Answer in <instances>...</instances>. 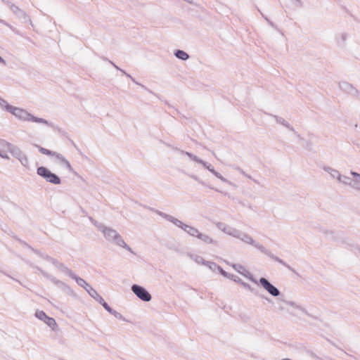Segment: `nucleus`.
<instances>
[{
	"instance_id": "nucleus-15",
	"label": "nucleus",
	"mask_w": 360,
	"mask_h": 360,
	"mask_svg": "<svg viewBox=\"0 0 360 360\" xmlns=\"http://www.w3.org/2000/svg\"><path fill=\"white\" fill-rule=\"evenodd\" d=\"M89 295L93 297L95 300L99 302L104 309L106 308L105 306H108V303L103 300V298L97 292V291L94 288H89L88 290Z\"/></svg>"
},
{
	"instance_id": "nucleus-24",
	"label": "nucleus",
	"mask_w": 360,
	"mask_h": 360,
	"mask_svg": "<svg viewBox=\"0 0 360 360\" xmlns=\"http://www.w3.org/2000/svg\"><path fill=\"white\" fill-rule=\"evenodd\" d=\"M174 56L182 60H186L189 58V55L183 50H177L174 52Z\"/></svg>"
},
{
	"instance_id": "nucleus-26",
	"label": "nucleus",
	"mask_w": 360,
	"mask_h": 360,
	"mask_svg": "<svg viewBox=\"0 0 360 360\" xmlns=\"http://www.w3.org/2000/svg\"><path fill=\"white\" fill-rule=\"evenodd\" d=\"M198 238L206 244H212L214 243V240L212 238H211L209 236L202 233H200Z\"/></svg>"
},
{
	"instance_id": "nucleus-11",
	"label": "nucleus",
	"mask_w": 360,
	"mask_h": 360,
	"mask_svg": "<svg viewBox=\"0 0 360 360\" xmlns=\"http://www.w3.org/2000/svg\"><path fill=\"white\" fill-rule=\"evenodd\" d=\"M232 266L240 274L244 276L252 282L257 283V281L253 277L252 274L244 266L241 264H233Z\"/></svg>"
},
{
	"instance_id": "nucleus-3",
	"label": "nucleus",
	"mask_w": 360,
	"mask_h": 360,
	"mask_svg": "<svg viewBox=\"0 0 360 360\" xmlns=\"http://www.w3.org/2000/svg\"><path fill=\"white\" fill-rule=\"evenodd\" d=\"M11 109V111L10 113L13 115L17 119L21 121L36 122L39 124H45L48 127H53V123L49 122L48 120L44 118L35 117L32 114L27 112L26 110L14 106L13 108Z\"/></svg>"
},
{
	"instance_id": "nucleus-38",
	"label": "nucleus",
	"mask_w": 360,
	"mask_h": 360,
	"mask_svg": "<svg viewBox=\"0 0 360 360\" xmlns=\"http://www.w3.org/2000/svg\"><path fill=\"white\" fill-rule=\"evenodd\" d=\"M89 220L98 229V230H99V229H102V226L103 224L97 221L96 220L94 219L91 217H89Z\"/></svg>"
},
{
	"instance_id": "nucleus-33",
	"label": "nucleus",
	"mask_w": 360,
	"mask_h": 360,
	"mask_svg": "<svg viewBox=\"0 0 360 360\" xmlns=\"http://www.w3.org/2000/svg\"><path fill=\"white\" fill-rule=\"evenodd\" d=\"M205 265L213 271L218 270V268H219V266L214 262L206 261Z\"/></svg>"
},
{
	"instance_id": "nucleus-13",
	"label": "nucleus",
	"mask_w": 360,
	"mask_h": 360,
	"mask_svg": "<svg viewBox=\"0 0 360 360\" xmlns=\"http://www.w3.org/2000/svg\"><path fill=\"white\" fill-rule=\"evenodd\" d=\"M272 116L274 117V118L275 119V120L276 121V122L278 124H282L283 126L285 127L291 131H293L295 134H297V136L300 140H304V139L302 137H301V136L300 134H297L294 127L292 126H291L289 124V122H288L286 120H285L283 117H279L278 115H272Z\"/></svg>"
},
{
	"instance_id": "nucleus-5",
	"label": "nucleus",
	"mask_w": 360,
	"mask_h": 360,
	"mask_svg": "<svg viewBox=\"0 0 360 360\" xmlns=\"http://www.w3.org/2000/svg\"><path fill=\"white\" fill-rule=\"evenodd\" d=\"M37 174L44 179L48 183L55 185H58L61 183L60 177L45 167H39L37 169Z\"/></svg>"
},
{
	"instance_id": "nucleus-37",
	"label": "nucleus",
	"mask_w": 360,
	"mask_h": 360,
	"mask_svg": "<svg viewBox=\"0 0 360 360\" xmlns=\"http://www.w3.org/2000/svg\"><path fill=\"white\" fill-rule=\"evenodd\" d=\"M351 178L347 176H345V175H342L341 174V178L340 179H338V181L340 182V183H342L343 184H345V185H348L349 184V181H351Z\"/></svg>"
},
{
	"instance_id": "nucleus-27",
	"label": "nucleus",
	"mask_w": 360,
	"mask_h": 360,
	"mask_svg": "<svg viewBox=\"0 0 360 360\" xmlns=\"http://www.w3.org/2000/svg\"><path fill=\"white\" fill-rule=\"evenodd\" d=\"M283 302L284 303H285L286 304H288L295 309L300 310L302 313L307 314V310L302 306L297 304L295 302H294L292 301H288V300H283Z\"/></svg>"
},
{
	"instance_id": "nucleus-16",
	"label": "nucleus",
	"mask_w": 360,
	"mask_h": 360,
	"mask_svg": "<svg viewBox=\"0 0 360 360\" xmlns=\"http://www.w3.org/2000/svg\"><path fill=\"white\" fill-rule=\"evenodd\" d=\"M340 88L347 93L355 96L358 93L357 90L349 83L342 82L339 84Z\"/></svg>"
},
{
	"instance_id": "nucleus-31",
	"label": "nucleus",
	"mask_w": 360,
	"mask_h": 360,
	"mask_svg": "<svg viewBox=\"0 0 360 360\" xmlns=\"http://www.w3.org/2000/svg\"><path fill=\"white\" fill-rule=\"evenodd\" d=\"M37 147L38 148L39 151L44 155H49V156H54L56 155V152H55V151L50 150L49 149L44 148L39 146H37Z\"/></svg>"
},
{
	"instance_id": "nucleus-43",
	"label": "nucleus",
	"mask_w": 360,
	"mask_h": 360,
	"mask_svg": "<svg viewBox=\"0 0 360 360\" xmlns=\"http://www.w3.org/2000/svg\"><path fill=\"white\" fill-rule=\"evenodd\" d=\"M34 267L36 268L37 270H39L44 276L48 278L49 279H50V277H51V275L47 274L46 271H44V270H42L39 267H38V266H34Z\"/></svg>"
},
{
	"instance_id": "nucleus-35",
	"label": "nucleus",
	"mask_w": 360,
	"mask_h": 360,
	"mask_svg": "<svg viewBox=\"0 0 360 360\" xmlns=\"http://www.w3.org/2000/svg\"><path fill=\"white\" fill-rule=\"evenodd\" d=\"M9 152L6 148L0 147V157L4 159L8 160L10 158L8 155L7 153Z\"/></svg>"
},
{
	"instance_id": "nucleus-14",
	"label": "nucleus",
	"mask_w": 360,
	"mask_h": 360,
	"mask_svg": "<svg viewBox=\"0 0 360 360\" xmlns=\"http://www.w3.org/2000/svg\"><path fill=\"white\" fill-rule=\"evenodd\" d=\"M349 34L346 32H341L335 36V43L340 48H345Z\"/></svg>"
},
{
	"instance_id": "nucleus-41",
	"label": "nucleus",
	"mask_w": 360,
	"mask_h": 360,
	"mask_svg": "<svg viewBox=\"0 0 360 360\" xmlns=\"http://www.w3.org/2000/svg\"><path fill=\"white\" fill-rule=\"evenodd\" d=\"M229 278L239 284H241V282H243V280L241 278H240L238 276L233 275V274L231 275Z\"/></svg>"
},
{
	"instance_id": "nucleus-19",
	"label": "nucleus",
	"mask_w": 360,
	"mask_h": 360,
	"mask_svg": "<svg viewBox=\"0 0 360 360\" xmlns=\"http://www.w3.org/2000/svg\"><path fill=\"white\" fill-rule=\"evenodd\" d=\"M74 279L76 283L86 290V291L88 292V290H89V288H92V287L83 278L77 276L75 274L73 275V276L71 278Z\"/></svg>"
},
{
	"instance_id": "nucleus-1",
	"label": "nucleus",
	"mask_w": 360,
	"mask_h": 360,
	"mask_svg": "<svg viewBox=\"0 0 360 360\" xmlns=\"http://www.w3.org/2000/svg\"><path fill=\"white\" fill-rule=\"evenodd\" d=\"M236 238L240 239L243 243L251 245L254 246L255 248L259 250L261 252L264 253L271 259L277 262L278 263L282 264L285 266L288 269L292 271V269L288 265L286 262H285L283 259H280L278 257L272 254L268 249H266L264 245L260 244L259 243L255 241L250 235L248 233L243 232L240 230L238 231V233L236 236Z\"/></svg>"
},
{
	"instance_id": "nucleus-29",
	"label": "nucleus",
	"mask_w": 360,
	"mask_h": 360,
	"mask_svg": "<svg viewBox=\"0 0 360 360\" xmlns=\"http://www.w3.org/2000/svg\"><path fill=\"white\" fill-rule=\"evenodd\" d=\"M0 106L3 110H4L7 112H11V108H13V105H9L6 100H4V98H2L1 97H0Z\"/></svg>"
},
{
	"instance_id": "nucleus-53",
	"label": "nucleus",
	"mask_w": 360,
	"mask_h": 360,
	"mask_svg": "<svg viewBox=\"0 0 360 360\" xmlns=\"http://www.w3.org/2000/svg\"><path fill=\"white\" fill-rule=\"evenodd\" d=\"M236 169L238 170L240 172V174L245 176L246 173L242 169H240V167H236Z\"/></svg>"
},
{
	"instance_id": "nucleus-46",
	"label": "nucleus",
	"mask_w": 360,
	"mask_h": 360,
	"mask_svg": "<svg viewBox=\"0 0 360 360\" xmlns=\"http://www.w3.org/2000/svg\"><path fill=\"white\" fill-rule=\"evenodd\" d=\"M262 15L270 26H271L272 27H274L275 29H277L276 25L272 21H271L267 17L264 16L263 14H262Z\"/></svg>"
},
{
	"instance_id": "nucleus-36",
	"label": "nucleus",
	"mask_w": 360,
	"mask_h": 360,
	"mask_svg": "<svg viewBox=\"0 0 360 360\" xmlns=\"http://www.w3.org/2000/svg\"><path fill=\"white\" fill-rule=\"evenodd\" d=\"M18 160L25 167H29V160L26 155L24 154Z\"/></svg>"
},
{
	"instance_id": "nucleus-2",
	"label": "nucleus",
	"mask_w": 360,
	"mask_h": 360,
	"mask_svg": "<svg viewBox=\"0 0 360 360\" xmlns=\"http://www.w3.org/2000/svg\"><path fill=\"white\" fill-rule=\"evenodd\" d=\"M103 234L104 238L109 242L113 243L115 245L122 247L131 253L135 255V252L132 249L124 242L120 234L115 230L110 227L105 226L104 224L102 226V229L99 230Z\"/></svg>"
},
{
	"instance_id": "nucleus-34",
	"label": "nucleus",
	"mask_w": 360,
	"mask_h": 360,
	"mask_svg": "<svg viewBox=\"0 0 360 360\" xmlns=\"http://www.w3.org/2000/svg\"><path fill=\"white\" fill-rule=\"evenodd\" d=\"M240 285H243L245 288L250 290V292H253L255 295L259 296V294L257 293V292L256 290H255V289L252 288L248 283H247L243 281V282H241ZM259 297H263V296H261V295H259Z\"/></svg>"
},
{
	"instance_id": "nucleus-32",
	"label": "nucleus",
	"mask_w": 360,
	"mask_h": 360,
	"mask_svg": "<svg viewBox=\"0 0 360 360\" xmlns=\"http://www.w3.org/2000/svg\"><path fill=\"white\" fill-rule=\"evenodd\" d=\"M349 186L356 191H360V179H351Z\"/></svg>"
},
{
	"instance_id": "nucleus-23",
	"label": "nucleus",
	"mask_w": 360,
	"mask_h": 360,
	"mask_svg": "<svg viewBox=\"0 0 360 360\" xmlns=\"http://www.w3.org/2000/svg\"><path fill=\"white\" fill-rule=\"evenodd\" d=\"M207 169L209 170L210 172H212L217 178L220 179L221 181L226 182V183H229V182L226 179H225L224 176H222L220 173L217 172L214 169L213 166L211 164L210 165V167L207 168Z\"/></svg>"
},
{
	"instance_id": "nucleus-22",
	"label": "nucleus",
	"mask_w": 360,
	"mask_h": 360,
	"mask_svg": "<svg viewBox=\"0 0 360 360\" xmlns=\"http://www.w3.org/2000/svg\"><path fill=\"white\" fill-rule=\"evenodd\" d=\"M323 169L328 172L332 178L336 179L337 180L340 179L341 174L337 170L330 167H323Z\"/></svg>"
},
{
	"instance_id": "nucleus-55",
	"label": "nucleus",
	"mask_w": 360,
	"mask_h": 360,
	"mask_svg": "<svg viewBox=\"0 0 360 360\" xmlns=\"http://www.w3.org/2000/svg\"><path fill=\"white\" fill-rule=\"evenodd\" d=\"M296 3H297V5L298 6H302V3L300 0H295Z\"/></svg>"
},
{
	"instance_id": "nucleus-21",
	"label": "nucleus",
	"mask_w": 360,
	"mask_h": 360,
	"mask_svg": "<svg viewBox=\"0 0 360 360\" xmlns=\"http://www.w3.org/2000/svg\"><path fill=\"white\" fill-rule=\"evenodd\" d=\"M56 268L60 271L62 273L68 275L70 278L73 276L75 273L68 267H67L63 263H61L59 262L58 264L57 265Z\"/></svg>"
},
{
	"instance_id": "nucleus-42",
	"label": "nucleus",
	"mask_w": 360,
	"mask_h": 360,
	"mask_svg": "<svg viewBox=\"0 0 360 360\" xmlns=\"http://www.w3.org/2000/svg\"><path fill=\"white\" fill-rule=\"evenodd\" d=\"M218 271L222 275L224 276V277H226V278H229L231 276V274H228L227 272H226L220 266H219V268H218Z\"/></svg>"
},
{
	"instance_id": "nucleus-52",
	"label": "nucleus",
	"mask_w": 360,
	"mask_h": 360,
	"mask_svg": "<svg viewBox=\"0 0 360 360\" xmlns=\"http://www.w3.org/2000/svg\"><path fill=\"white\" fill-rule=\"evenodd\" d=\"M0 63H1L4 65H6V60L1 56H0Z\"/></svg>"
},
{
	"instance_id": "nucleus-18",
	"label": "nucleus",
	"mask_w": 360,
	"mask_h": 360,
	"mask_svg": "<svg viewBox=\"0 0 360 360\" xmlns=\"http://www.w3.org/2000/svg\"><path fill=\"white\" fill-rule=\"evenodd\" d=\"M59 161L60 163L65 166L68 171L72 172L74 171L72 167L71 166L70 162L60 153H56V155H54Z\"/></svg>"
},
{
	"instance_id": "nucleus-39",
	"label": "nucleus",
	"mask_w": 360,
	"mask_h": 360,
	"mask_svg": "<svg viewBox=\"0 0 360 360\" xmlns=\"http://www.w3.org/2000/svg\"><path fill=\"white\" fill-rule=\"evenodd\" d=\"M189 177L195 180V181L198 182L199 184L205 186V184L203 181H202L198 176L195 174H188Z\"/></svg>"
},
{
	"instance_id": "nucleus-51",
	"label": "nucleus",
	"mask_w": 360,
	"mask_h": 360,
	"mask_svg": "<svg viewBox=\"0 0 360 360\" xmlns=\"http://www.w3.org/2000/svg\"><path fill=\"white\" fill-rule=\"evenodd\" d=\"M351 174L354 177V179H360V174L356 172H351Z\"/></svg>"
},
{
	"instance_id": "nucleus-40",
	"label": "nucleus",
	"mask_w": 360,
	"mask_h": 360,
	"mask_svg": "<svg viewBox=\"0 0 360 360\" xmlns=\"http://www.w3.org/2000/svg\"><path fill=\"white\" fill-rule=\"evenodd\" d=\"M110 63L117 70L122 72L124 75H125L127 77L130 78L132 77L129 74L127 73L124 70L120 68L118 66H117L112 61H110Z\"/></svg>"
},
{
	"instance_id": "nucleus-12",
	"label": "nucleus",
	"mask_w": 360,
	"mask_h": 360,
	"mask_svg": "<svg viewBox=\"0 0 360 360\" xmlns=\"http://www.w3.org/2000/svg\"><path fill=\"white\" fill-rule=\"evenodd\" d=\"M173 149L176 150H178L181 154L182 155H185L186 156H188L189 158H191L192 160L202 165L205 168L207 169L210 167V163L200 159L198 156H196L195 155H193V153H189V152H187V151H184L183 150H180V149H178L176 148H173Z\"/></svg>"
},
{
	"instance_id": "nucleus-47",
	"label": "nucleus",
	"mask_w": 360,
	"mask_h": 360,
	"mask_svg": "<svg viewBox=\"0 0 360 360\" xmlns=\"http://www.w3.org/2000/svg\"><path fill=\"white\" fill-rule=\"evenodd\" d=\"M53 283H54L56 285H58L60 281L57 279L56 278L53 277L51 276V277H50V279H49Z\"/></svg>"
},
{
	"instance_id": "nucleus-56",
	"label": "nucleus",
	"mask_w": 360,
	"mask_h": 360,
	"mask_svg": "<svg viewBox=\"0 0 360 360\" xmlns=\"http://www.w3.org/2000/svg\"><path fill=\"white\" fill-rule=\"evenodd\" d=\"M102 59H103V60H105V61H108V62H109V63H110V61H111L110 60L108 59L107 58H105V57H104V56H103V57H102Z\"/></svg>"
},
{
	"instance_id": "nucleus-50",
	"label": "nucleus",
	"mask_w": 360,
	"mask_h": 360,
	"mask_svg": "<svg viewBox=\"0 0 360 360\" xmlns=\"http://www.w3.org/2000/svg\"><path fill=\"white\" fill-rule=\"evenodd\" d=\"M5 4H6L9 8L11 9V6H15V4H12L9 0H1Z\"/></svg>"
},
{
	"instance_id": "nucleus-30",
	"label": "nucleus",
	"mask_w": 360,
	"mask_h": 360,
	"mask_svg": "<svg viewBox=\"0 0 360 360\" xmlns=\"http://www.w3.org/2000/svg\"><path fill=\"white\" fill-rule=\"evenodd\" d=\"M191 259L195 261L197 264L205 265V260L200 255L188 254Z\"/></svg>"
},
{
	"instance_id": "nucleus-20",
	"label": "nucleus",
	"mask_w": 360,
	"mask_h": 360,
	"mask_svg": "<svg viewBox=\"0 0 360 360\" xmlns=\"http://www.w3.org/2000/svg\"><path fill=\"white\" fill-rule=\"evenodd\" d=\"M11 10L18 18H22V19L27 18V15L26 14V13L24 11H22V9H20L16 5L11 6Z\"/></svg>"
},
{
	"instance_id": "nucleus-17",
	"label": "nucleus",
	"mask_w": 360,
	"mask_h": 360,
	"mask_svg": "<svg viewBox=\"0 0 360 360\" xmlns=\"http://www.w3.org/2000/svg\"><path fill=\"white\" fill-rule=\"evenodd\" d=\"M7 150L13 155V157L19 160L24 153L17 146L8 143L7 147Z\"/></svg>"
},
{
	"instance_id": "nucleus-28",
	"label": "nucleus",
	"mask_w": 360,
	"mask_h": 360,
	"mask_svg": "<svg viewBox=\"0 0 360 360\" xmlns=\"http://www.w3.org/2000/svg\"><path fill=\"white\" fill-rule=\"evenodd\" d=\"M283 302L284 303H285L286 304H288L295 309L300 310L302 313L307 314V310L302 306L297 304L295 302H294L292 301H288V300H283Z\"/></svg>"
},
{
	"instance_id": "nucleus-58",
	"label": "nucleus",
	"mask_w": 360,
	"mask_h": 360,
	"mask_svg": "<svg viewBox=\"0 0 360 360\" xmlns=\"http://www.w3.org/2000/svg\"><path fill=\"white\" fill-rule=\"evenodd\" d=\"M0 22H2V23H4V24H5V25H6V22H4V20H0Z\"/></svg>"
},
{
	"instance_id": "nucleus-48",
	"label": "nucleus",
	"mask_w": 360,
	"mask_h": 360,
	"mask_svg": "<svg viewBox=\"0 0 360 360\" xmlns=\"http://www.w3.org/2000/svg\"><path fill=\"white\" fill-rule=\"evenodd\" d=\"M64 291L66 292L70 295L74 296L75 295L74 290L69 285L68 289H65V290Z\"/></svg>"
},
{
	"instance_id": "nucleus-6",
	"label": "nucleus",
	"mask_w": 360,
	"mask_h": 360,
	"mask_svg": "<svg viewBox=\"0 0 360 360\" xmlns=\"http://www.w3.org/2000/svg\"><path fill=\"white\" fill-rule=\"evenodd\" d=\"M131 291L142 301L149 302L152 299V296L148 290L139 285H132Z\"/></svg>"
},
{
	"instance_id": "nucleus-49",
	"label": "nucleus",
	"mask_w": 360,
	"mask_h": 360,
	"mask_svg": "<svg viewBox=\"0 0 360 360\" xmlns=\"http://www.w3.org/2000/svg\"><path fill=\"white\" fill-rule=\"evenodd\" d=\"M8 144V142H7L6 141H5L4 139H0V147L6 148Z\"/></svg>"
},
{
	"instance_id": "nucleus-59",
	"label": "nucleus",
	"mask_w": 360,
	"mask_h": 360,
	"mask_svg": "<svg viewBox=\"0 0 360 360\" xmlns=\"http://www.w3.org/2000/svg\"><path fill=\"white\" fill-rule=\"evenodd\" d=\"M281 310H283V307H279Z\"/></svg>"
},
{
	"instance_id": "nucleus-25",
	"label": "nucleus",
	"mask_w": 360,
	"mask_h": 360,
	"mask_svg": "<svg viewBox=\"0 0 360 360\" xmlns=\"http://www.w3.org/2000/svg\"><path fill=\"white\" fill-rule=\"evenodd\" d=\"M106 308L105 309L107 311H108L110 314H111L112 315H113L115 318L120 319V320H123V321H125V319L123 317V316L116 311L115 310L112 309L109 305L108 306H105Z\"/></svg>"
},
{
	"instance_id": "nucleus-9",
	"label": "nucleus",
	"mask_w": 360,
	"mask_h": 360,
	"mask_svg": "<svg viewBox=\"0 0 360 360\" xmlns=\"http://www.w3.org/2000/svg\"><path fill=\"white\" fill-rule=\"evenodd\" d=\"M18 240H19V242L20 243H22L23 245H25V246L27 247L28 248H30L34 253L37 254L41 258L44 259L47 262H49L51 263L52 264H53L56 267L58 264L59 262L58 260H56V259H54V258H53V257H50V256H49L47 255L42 254L41 252H40L37 250L34 249L30 245H29L27 243H26L25 242L21 240L20 239H18Z\"/></svg>"
},
{
	"instance_id": "nucleus-7",
	"label": "nucleus",
	"mask_w": 360,
	"mask_h": 360,
	"mask_svg": "<svg viewBox=\"0 0 360 360\" xmlns=\"http://www.w3.org/2000/svg\"><path fill=\"white\" fill-rule=\"evenodd\" d=\"M257 284L262 285L271 295L274 297H278L281 295L280 290L265 278H260Z\"/></svg>"
},
{
	"instance_id": "nucleus-54",
	"label": "nucleus",
	"mask_w": 360,
	"mask_h": 360,
	"mask_svg": "<svg viewBox=\"0 0 360 360\" xmlns=\"http://www.w3.org/2000/svg\"><path fill=\"white\" fill-rule=\"evenodd\" d=\"M245 176H246L248 179H250L253 180V181H254L255 183L258 184V181H257V180H255V179H253L252 178V176H250V175H248V174H246Z\"/></svg>"
},
{
	"instance_id": "nucleus-10",
	"label": "nucleus",
	"mask_w": 360,
	"mask_h": 360,
	"mask_svg": "<svg viewBox=\"0 0 360 360\" xmlns=\"http://www.w3.org/2000/svg\"><path fill=\"white\" fill-rule=\"evenodd\" d=\"M217 228L224 233L236 238L238 229L230 226L229 225L223 222H217L215 224Z\"/></svg>"
},
{
	"instance_id": "nucleus-8",
	"label": "nucleus",
	"mask_w": 360,
	"mask_h": 360,
	"mask_svg": "<svg viewBox=\"0 0 360 360\" xmlns=\"http://www.w3.org/2000/svg\"><path fill=\"white\" fill-rule=\"evenodd\" d=\"M35 316L41 321H43L48 325L53 330L57 327V323L53 318L48 316L44 311L37 310Z\"/></svg>"
},
{
	"instance_id": "nucleus-57",
	"label": "nucleus",
	"mask_w": 360,
	"mask_h": 360,
	"mask_svg": "<svg viewBox=\"0 0 360 360\" xmlns=\"http://www.w3.org/2000/svg\"><path fill=\"white\" fill-rule=\"evenodd\" d=\"M131 79L133 82L136 83V84H139V83L135 80L134 77H131Z\"/></svg>"
},
{
	"instance_id": "nucleus-45",
	"label": "nucleus",
	"mask_w": 360,
	"mask_h": 360,
	"mask_svg": "<svg viewBox=\"0 0 360 360\" xmlns=\"http://www.w3.org/2000/svg\"><path fill=\"white\" fill-rule=\"evenodd\" d=\"M59 288H60L62 290H65V289H68V285L65 283L60 281L59 285H58Z\"/></svg>"
},
{
	"instance_id": "nucleus-44",
	"label": "nucleus",
	"mask_w": 360,
	"mask_h": 360,
	"mask_svg": "<svg viewBox=\"0 0 360 360\" xmlns=\"http://www.w3.org/2000/svg\"><path fill=\"white\" fill-rule=\"evenodd\" d=\"M34 267L36 268L37 270H39L44 276L48 278L49 279H50V277H51V275L47 274L46 271H44V270H42L39 267H38V266H34Z\"/></svg>"
},
{
	"instance_id": "nucleus-4",
	"label": "nucleus",
	"mask_w": 360,
	"mask_h": 360,
	"mask_svg": "<svg viewBox=\"0 0 360 360\" xmlns=\"http://www.w3.org/2000/svg\"><path fill=\"white\" fill-rule=\"evenodd\" d=\"M155 212L159 216L162 217L167 221H170L171 223H172L177 227L181 229L183 231L186 232L189 236H191L192 237H195V238L198 237V235L200 234V232L196 228L189 226L188 224H186L183 223L181 221H180L179 219L174 217L173 216L166 214L165 212H162L161 211L155 210Z\"/></svg>"
}]
</instances>
